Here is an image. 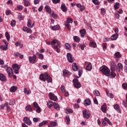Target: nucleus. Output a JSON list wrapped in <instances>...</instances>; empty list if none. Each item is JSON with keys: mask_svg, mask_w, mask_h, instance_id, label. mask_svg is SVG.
<instances>
[{"mask_svg": "<svg viewBox=\"0 0 127 127\" xmlns=\"http://www.w3.org/2000/svg\"><path fill=\"white\" fill-rule=\"evenodd\" d=\"M99 70L102 72V74H104V75L107 77L111 76V70L106 65H102L100 67Z\"/></svg>", "mask_w": 127, "mask_h": 127, "instance_id": "1", "label": "nucleus"}, {"mask_svg": "<svg viewBox=\"0 0 127 127\" xmlns=\"http://www.w3.org/2000/svg\"><path fill=\"white\" fill-rule=\"evenodd\" d=\"M33 109H34V110H35L36 109V113H38V114L41 112V108H40V107H39L38 104L36 102L33 103Z\"/></svg>", "mask_w": 127, "mask_h": 127, "instance_id": "2", "label": "nucleus"}, {"mask_svg": "<svg viewBox=\"0 0 127 127\" xmlns=\"http://www.w3.org/2000/svg\"><path fill=\"white\" fill-rule=\"evenodd\" d=\"M73 21H74V20H73V19H72L71 18H67L66 22L65 24V26H66V27H67V29H68V30H71V27H70V23H73Z\"/></svg>", "mask_w": 127, "mask_h": 127, "instance_id": "3", "label": "nucleus"}, {"mask_svg": "<svg viewBox=\"0 0 127 127\" xmlns=\"http://www.w3.org/2000/svg\"><path fill=\"white\" fill-rule=\"evenodd\" d=\"M6 72L8 74V77L9 78H11L13 75V70L12 68L10 67H7L6 68Z\"/></svg>", "mask_w": 127, "mask_h": 127, "instance_id": "4", "label": "nucleus"}, {"mask_svg": "<svg viewBox=\"0 0 127 127\" xmlns=\"http://www.w3.org/2000/svg\"><path fill=\"white\" fill-rule=\"evenodd\" d=\"M28 59L31 64H35L36 63V55H34L32 57H29Z\"/></svg>", "mask_w": 127, "mask_h": 127, "instance_id": "5", "label": "nucleus"}, {"mask_svg": "<svg viewBox=\"0 0 127 127\" xmlns=\"http://www.w3.org/2000/svg\"><path fill=\"white\" fill-rule=\"evenodd\" d=\"M66 58L67 60V61L69 62V63H73L74 62V60H73V56H72V54L70 53H68L66 54Z\"/></svg>", "mask_w": 127, "mask_h": 127, "instance_id": "6", "label": "nucleus"}, {"mask_svg": "<svg viewBox=\"0 0 127 127\" xmlns=\"http://www.w3.org/2000/svg\"><path fill=\"white\" fill-rule=\"evenodd\" d=\"M49 96L50 100H52V101H54V102L58 100V98H57V96H56V95L52 92L49 93Z\"/></svg>", "mask_w": 127, "mask_h": 127, "instance_id": "7", "label": "nucleus"}, {"mask_svg": "<svg viewBox=\"0 0 127 127\" xmlns=\"http://www.w3.org/2000/svg\"><path fill=\"white\" fill-rule=\"evenodd\" d=\"M12 68L14 70L15 74H18V73H19V71H18V70L20 69V66H19V65L14 64L12 65Z\"/></svg>", "mask_w": 127, "mask_h": 127, "instance_id": "8", "label": "nucleus"}, {"mask_svg": "<svg viewBox=\"0 0 127 127\" xmlns=\"http://www.w3.org/2000/svg\"><path fill=\"white\" fill-rule=\"evenodd\" d=\"M111 66L110 67L111 71H116V69L118 68L117 64L114 62H111Z\"/></svg>", "mask_w": 127, "mask_h": 127, "instance_id": "9", "label": "nucleus"}, {"mask_svg": "<svg viewBox=\"0 0 127 127\" xmlns=\"http://www.w3.org/2000/svg\"><path fill=\"white\" fill-rule=\"evenodd\" d=\"M23 122L25 124H26L28 126H30L31 125V121L27 117H25L23 119Z\"/></svg>", "mask_w": 127, "mask_h": 127, "instance_id": "10", "label": "nucleus"}, {"mask_svg": "<svg viewBox=\"0 0 127 127\" xmlns=\"http://www.w3.org/2000/svg\"><path fill=\"white\" fill-rule=\"evenodd\" d=\"M60 44H61V43H58L57 45H55L53 47L54 49H56V51L58 53H60V48H61Z\"/></svg>", "mask_w": 127, "mask_h": 127, "instance_id": "11", "label": "nucleus"}, {"mask_svg": "<svg viewBox=\"0 0 127 127\" xmlns=\"http://www.w3.org/2000/svg\"><path fill=\"white\" fill-rule=\"evenodd\" d=\"M87 110H84L82 112L83 117L85 119H89L90 118V114L87 113Z\"/></svg>", "mask_w": 127, "mask_h": 127, "instance_id": "12", "label": "nucleus"}, {"mask_svg": "<svg viewBox=\"0 0 127 127\" xmlns=\"http://www.w3.org/2000/svg\"><path fill=\"white\" fill-rule=\"evenodd\" d=\"M44 75L45 78L47 79L48 83H51V82H52V78L48 75L47 72H45Z\"/></svg>", "mask_w": 127, "mask_h": 127, "instance_id": "13", "label": "nucleus"}, {"mask_svg": "<svg viewBox=\"0 0 127 127\" xmlns=\"http://www.w3.org/2000/svg\"><path fill=\"white\" fill-rule=\"evenodd\" d=\"M101 111H102L103 113H104V114L107 113V104L106 103L103 104L101 108Z\"/></svg>", "mask_w": 127, "mask_h": 127, "instance_id": "14", "label": "nucleus"}, {"mask_svg": "<svg viewBox=\"0 0 127 127\" xmlns=\"http://www.w3.org/2000/svg\"><path fill=\"white\" fill-rule=\"evenodd\" d=\"M91 105V100L89 98L85 99L84 101V105L85 106H90Z\"/></svg>", "mask_w": 127, "mask_h": 127, "instance_id": "15", "label": "nucleus"}, {"mask_svg": "<svg viewBox=\"0 0 127 127\" xmlns=\"http://www.w3.org/2000/svg\"><path fill=\"white\" fill-rule=\"evenodd\" d=\"M72 68L73 71H78L79 70V66L75 63L72 64Z\"/></svg>", "mask_w": 127, "mask_h": 127, "instance_id": "16", "label": "nucleus"}, {"mask_svg": "<svg viewBox=\"0 0 127 127\" xmlns=\"http://www.w3.org/2000/svg\"><path fill=\"white\" fill-rule=\"evenodd\" d=\"M50 28H51L52 30H59L60 29V26L59 25L51 26Z\"/></svg>", "mask_w": 127, "mask_h": 127, "instance_id": "17", "label": "nucleus"}, {"mask_svg": "<svg viewBox=\"0 0 127 127\" xmlns=\"http://www.w3.org/2000/svg\"><path fill=\"white\" fill-rule=\"evenodd\" d=\"M114 109L118 112V113H119V114H122V112L121 111V108L118 104H115L114 105Z\"/></svg>", "mask_w": 127, "mask_h": 127, "instance_id": "18", "label": "nucleus"}, {"mask_svg": "<svg viewBox=\"0 0 127 127\" xmlns=\"http://www.w3.org/2000/svg\"><path fill=\"white\" fill-rule=\"evenodd\" d=\"M0 80L2 82H6V78L2 73H0Z\"/></svg>", "mask_w": 127, "mask_h": 127, "instance_id": "19", "label": "nucleus"}, {"mask_svg": "<svg viewBox=\"0 0 127 127\" xmlns=\"http://www.w3.org/2000/svg\"><path fill=\"white\" fill-rule=\"evenodd\" d=\"M22 29L24 31L27 32V33H31L32 32L31 29L27 27H23Z\"/></svg>", "mask_w": 127, "mask_h": 127, "instance_id": "20", "label": "nucleus"}, {"mask_svg": "<svg viewBox=\"0 0 127 127\" xmlns=\"http://www.w3.org/2000/svg\"><path fill=\"white\" fill-rule=\"evenodd\" d=\"M45 8L46 9V11L50 14L53 11L52 10H51V8H50V7L47 5L45 6Z\"/></svg>", "mask_w": 127, "mask_h": 127, "instance_id": "21", "label": "nucleus"}, {"mask_svg": "<svg viewBox=\"0 0 127 127\" xmlns=\"http://www.w3.org/2000/svg\"><path fill=\"white\" fill-rule=\"evenodd\" d=\"M119 37V34H114L111 37V40H117Z\"/></svg>", "mask_w": 127, "mask_h": 127, "instance_id": "22", "label": "nucleus"}, {"mask_svg": "<svg viewBox=\"0 0 127 127\" xmlns=\"http://www.w3.org/2000/svg\"><path fill=\"white\" fill-rule=\"evenodd\" d=\"M79 32L80 33V36H81V37H84L85 35L86 34V29H81L80 30Z\"/></svg>", "mask_w": 127, "mask_h": 127, "instance_id": "23", "label": "nucleus"}, {"mask_svg": "<svg viewBox=\"0 0 127 127\" xmlns=\"http://www.w3.org/2000/svg\"><path fill=\"white\" fill-rule=\"evenodd\" d=\"M115 58L117 59H119V58H121L122 57V55L121 54V53L120 52H117L115 53L114 54Z\"/></svg>", "mask_w": 127, "mask_h": 127, "instance_id": "24", "label": "nucleus"}, {"mask_svg": "<svg viewBox=\"0 0 127 127\" xmlns=\"http://www.w3.org/2000/svg\"><path fill=\"white\" fill-rule=\"evenodd\" d=\"M57 126V122H51L50 125L48 126V127H56Z\"/></svg>", "mask_w": 127, "mask_h": 127, "instance_id": "25", "label": "nucleus"}, {"mask_svg": "<svg viewBox=\"0 0 127 127\" xmlns=\"http://www.w3.org/2000/svg\"><path fill=\"white\" fill-rule=\"evenodd\" d=\"M58 44V43H60V42L58 41V40L56 39H53L51 41V45L54 46L55 44Z\"/></svg>", "mask_w": 127, "mask_h": 127, "instance_id": "26", "label": "nucleus"}, {"mask_svg": "<svg viewBox=\"0 0 127 127\" xmlns=\"http://www.w3.org/2000/svg\"><path fill=\"white\" fill-rule=\"evenodd\" d=\"M61 8L64 12H66V11H67V7H66L65 4H62Z\"/></svg>", "mask_w": 127, "mask_h": 127, "instance_id": "27", "label": "nucleus"}, {"mask_svg": "<svg viewBox=\"0 0 127 127\" xmlns=\"http://www.w3.org/2000/svg\"><path fill=\"white\" fill-rule=\"evenodd\" d=\"M86 70L87 71H91V70H92V64H91V63H89L86 67Z\"/></svg>", "mask_w": 127, "mask_h": 127, "instance_id": "28", "label": "nucleus"}, {"mask_svg": "<svg viewBox=\"0 0 127 127\" xmlns=\"http://www.w3.org/2000/svg\"><path fill=\"white\" fill-rule=\"evenodd\" d=\"M31 20L30 19H29L27 21V25L28 27H30V28H32L33 27V25H32L31 24Z\"/></svg>", "mask_w": 127, "mask_h": 127, "instance_id": "29", "label": "nucleus"}, {"mask_svg": "<svg viewBox=\"0 0 127 127\" xmlns=\"http://www.w3.org/2000/svg\"><path fill=\"white\" fill-rule=\"evenodd\" d=\"M24 5L25 6H30V2L27 0H23Z\"/></svg>", "mask_w": 127, "mask_h": 127, "instance_id": "30", "label": "nucleus"}, {"mask_svg": "<svg viewBox=\"0 0 127 127\" xmlns=\"http://www.w3.org/2000/svg\"><path fill=\"white\" fill-rule=\"evenodd\" d=\"M73 86L76 89H79L81 88V83H80V82H76V83L73 84Z\"/></svg>", "mask_w": 127, "mask_h": 127, "instance_id": "31", "label": "nucleus"}, {"mask_svg": "<svg viewBox=\"0 0 127 127\" xmlns=\"http://www.w3.org/2000/svg\"><path fill=\"white\" fill-rule=\"evenodd\" d=\"M36 55L38 56L39 59L40 60H43L44 59V56L43 54L37 53Z\"/></svg>", "mask_w": 127, "mask_h": 127, "instance_id": "32", "label": "nucleus"}, {"mask_svg": "<svg viewBox=\"0 0 127 127\" xmlns=\"http://www.w3.org/2000/svg\"><path fill=\"white\" fill-rule=\"evenodd\" d=\"M16 90H17V87L13 86L10 88V92L11 93L14 92Z\"/></svg>", "mask_w": 127, "mask_h": 127, "instance_id": "33", "label": "nucleus"}, {"mask_svg": "<svg viewBox=\"0 0 127 127\" xmlns=\"http://www.w3.org/2000/svg\"><path fill=\"white\" fill-rule=\"evenodd\" d=\"M73 39L74 40V41H75V42H77V43L80 42V38L77 36H73Z\"/></svg>", "mask_w": 127, "mask_h": 127, "instance_id": "34", "label": "nucleus"}, {"mask_svg": "<svg viewBox=\"0 0 127 127\" xmlns=\"http://www.w3.org/2000/svg\"><path fill=\"white\" fill-rule=\"evenodd\" d=\"M54 103H53V102L52 101H48L47 102V107L48 108H49V109H50L51 108V107H52V106H53Z\"/></svg>", "mask_w": 127, "mask_h": 127, "instance_id": "35", "label": "nucleus"}, {"mask_svg": "<svg viewBox=\"0 0 127 127\" xmlns=\"http://www.w3.org/2000/svg\"><path fill=\"white\" fill-rule=\"evenodd\" d=\"M114 7L115 10H117V9H118V8H120V3L116 2L114 4Z\"/></svg>", "mask_w": 127, "mask_h": 127, "instance_id": "36", "label": "nucleus"}, {"mask_svg": "<svg viewBox=\"0 0 127 127\" xmlns=\"http://www.w3.org/2000/svg\"><path fill=\"white\" fill-rule=\"evenodd\" d=\"M89 45L90 47H93L94 48H96V47H97V44L94 42H91Z\"/></svg>", "mask_w": 127, "mask_h": 127, "instance_id": "37", "label": "nucleus"}, {"mask_svg": "<svg viewBox=\"0 0 127 127\" xmlns=\"http://www.w3.org/2000/svg\"><path fill=\"white\" fill-rule=\"evenodd\" d=\"M5 36L7 41L9 42V39H10V36L9 35V34L8 33V32H5Z\"/></svg>", "mask_w": 127, "mask_h": 127, "instance_id": "38", "label": "nucleus"}, {"mask_svg": "<svg viewBox=\"0 0 127 127\" xmlns=\"http://www.w3.org/2000/svg\"><path fill=\"white\" fill-rule=\"evenodd\" d=\"M50 14L52 17H53V18H57V17H58V16H57L53 11Z\"/></svg>", "mask_w": 127, "mask_h": 127, "instance_id": "39", "label": "nucleus"}, {"mask_svg": "<svg viewBox=\"0 0 127 127\" xmlns=\"http://www.w3.org/2000/svg\"><path fill=\"white\" fill-rule=\"evenodd\" d=\"M48 122L47 121H44L42 123H40L39 125V127H43V126H44V125H46V124H48Z\"/></svg>", "mask_w": 127, "mask_h": 127, "instance_id": "40", "label": "nucleus"}, {"mask_svg": "<svg viewBox=\"0 0 127 127\" xmlns=\"http://www.w3.org/2000/svg\"><path fill=\"white\" fill-rule=\"evenodd\" d=\"M93 94L97 97H100V92L97 90H95L93 91Z\"/></svg>", "mask_w": 127, "mask_h": 127, "instance_id": "41", "label": "nucleus"}, {"mask_svg": "<svg viewBox=\"0 0 127 127\" xmlns=\"http://www.w3.org/2000/svg\"><path fill=\"white\" fill-rule=\"evenodd\" d=\"M26 110L28 111V112H32V108H31V106L30 105H28L25 107Z\"/></svg>", "mask_w": 127, "mask_h": 127, "instance_id": "42", "label": "nucleus"}, {"mask_svg": "<svg viewBox=\"0 0 127 127\" xmlns=\"http://www.w3.org/2000/svg\"><path fill=\"white\" fill-rule=\"evenodd\" d=\"M40 79L41 81H43V82H45V81H46V79L44 78V75H43V74L42 73L40 75Z\"/></svg>", "mask_w": 127, "mask_h": 127, "instance_id": "43", "label": "nucleus"}, {"mask_svg": "<svg viewBox=\"0 0 127 127\" xmlns=\"http://www.w3.org/2000/svg\"><path fill=\"white\" fill-rule=\"evenodd\" d=\"M14 104H15V100H14V99L10 100L9 102V104L10 106H13V105H14Z\"/></svg>", "mask_w": 127, "mask_h": 127, "instance_id": "44", "label": "nucleus"}, {"mask_svg": "<svg viewBox=\"0 0 127 127\" xmlns=\"http://www.w3.org/2000/svg\"><path fill=\"white\" fill-rule=\"evenodd\" d=\"M104 121H105V122H107V123H108V124H109L110 126H112V122L107 117L104 118Z\"/></svg>", "mask_w": 127, "mask_h": 127, "instance_id": "45", "label": "nucleus"}, {"mask_svg": "<svg viewBox=\"0 0 127 127\" xmlns=\"http://www.w3.org/2000/svg\"><path fill=\"white\" fill-rule=\"evenodd\" d=\"M24 92L26 95H29V94L31 93V91L30 90H27L26 88H24Z\"/></svg>", "mask_w": 127, "mask_h": 127, "instance_id": "46", "label": "nucleus"}, {"mask_svg": "<svg viewBox=\"0 0 127 127\" xmlns=\"http://www.w3.org/2000/svg\"><path fill=\"white\" fill-rule=\"evenodd\" d=\"M65 46L66 49H67V50H70V49H71V46H70V44L65 43Z\"/></svg>", "mask_w": 127, "mask_h": 127, "instance_id": "47", "label": "nucleus"}, {"mask_svg": "<svg viewBox=\"0 0 127 127\" xmlns=\"http://www.w3.org/2000/svg\"><path fill=\"white\" fill-rule=\"evenodd\" d=\"M53 106L54 107V109H56L60 108V106L59 105V104H58L55 102L54 103Z\"/></svg>", "mask_w": 127, "mask_h": 127, "instance_id": "48", "label": "nucleus"}, {"mask_svg": "<svg viewBox=\"0 0 127 127\" xmlns=\"http://www.w3.org/2000/svg\"><path fill=\"white\" fill-rule=\"evenodd\" d=\"M106 94L108 97H109V98H111V99H113L114 98V95L112 93L109 94V92H108V90H106Z\"/></svg>", "mask_w": 127, "mask_h": 127, "instance_id": "49", "label": "nucleus"}, {"mask_svg": "<svg viewBox=\"0 0 127 127\" xmlns=\"http://www.w3.org/2000/svg\"><path fill=\"white\" fill-rule=\"evenodd\" d=\"M15 24H16L15 20H12L10 23L11 26H12V27H14V26H15Z\"/></svg>", "mask_w": 127, "mask_h": 127, "instance_id": "50", "label": "nucleus"}, {"mask_svg": "<svg viewBox=\"0 0 127 127\" xmlns=\"http://www.w3.org/2000/svg\"><path fill=\"white\" fill-rule=\"evenodd\" d=\"M18 17L19 20L20 21L23 20V19H24V17L20 13H19L18 15Z\"/></svg>", "mask_w": 127, "mask_h": 127, "instance_id": "51", "label": "nucleus"}, {"mask_svg": "<svg viewBox=\"0 0 127 127\" xmlns=\"http://www.w3.org/2000/svg\"><path fill=\"white\" fill-rule=\"evenodd\" d=\"M66 114H73V110L71 109H67L66 110Z\"/></svg>", "mask_w": 127, "mask_h": 127, "instance_id": "52", "label": "nucleus"}, {"mask_svg": "<svg viewBox=\"0 0 127 127\" xmlns=\"http://www.w3.org/2000/svg\"><path fill=\"white\" fill-rule=\"evenodd\" d=\"M118 68H119V70H118V71L120 72V70H122V69H123V64H122L121 63L118 64Z\"/></svg>", "mask_w": 127, "mask_h": 127, "instance_id": "53", "label": "nucleus"}, {"mask_svg": "<svg viewBox=\"0 0 127 127\" xmlns=\"http://www.w3.org/2000/svg\"><path fill=\"white\" fill-rule=\"evenodd\" d=\"M110 76H112L113 78H115L116 76H117V74L114 71H112L110 73Z\"/></svg>", "mask_w": 127, "mask_h": 127, "instance_id": "54", "label": "nucleus"}, {"mask_svg": "<svg viewBox=\"0 0 127 127\" xmlns=\"http://www.w3.org/2000/svg\"><path fill=\"white\" fill-rule=\"evenodd\" d=\"M122 87L124 90H127V83H124L122 84Z\"/></svg>", "mask_w": 127, "mask_h": 127, "instance_id": "55", "label": "nucleus"}, {"mask_svg": "<svg viewBox=\"0 0 127 127\" xmlns=\"http://www.w3.org/2000/svg\"><path fill=\"white\" fill-rule=\"evenodd\" d=\"M65 119L67 122V123H66L67 125H69V124L70 123V117H69V116H66L65 117Z\"/></svg>", "mask_w": 127, "mask_h": 127, "instance_id": "56", "label": "nucleus"}, {"mask_svg": "<svg viewBox=\"0 0 127 127\" xmlns=\"http://www.w3.org/2000/svg\"><path fill=\"white\" fill-rule=\"evenodd\" d=\"M17 9L18 10H22L23 9V7L21 5L17 6Z\"/></svg>", "mask_w": 127, "mask_h": 127, "instance_id": "57", "label": "nucleus"}, {"mask_svg": "<svg viewBox=\"0 0 127 127\" xmlns=\"http://www.w3.org/2000/svg\"><path fill=\"white\" fill-rule=\"evenodd\" d=\"M92 2H93V3H94V4H100V2H99V0H92Z\"/></svg>", "mask_w": 127, "mask_h": 127, "instance_id": "58", "label": "nucleus"}, {"mask_svg": "<svg viewBox=\"0 0 127 127\" xmlns=\"http://www.w3.org/2000/svg\"><path fill=\"white\" fill-rule=\"evenodd\" d=\"M0 48V49H2V50H6V49H7V47L5 46H1Z\"/></svg>", "mask_w": 127, "mask_h": 127, "instance_id": "59", "label": "nucleus"}, {"mask_svg": "<svg viewBox=\"0 0 127 127\" xmlns=\"http://www.w3.org/2000/svg\"><path fill=\"white\" fill-rule=\"evenodd\" d=\"M39 120H40V119L38 118H34L33 119V121L34 123H37L39 121Z\"/></svg>", "mask_w": 127, "mask_h": 127, "instance_id": "60", "label": "nucleus"}, {"mask_svg": "<svg viewBox=\"0 0 127 127\" xmlns=\"http://www.w3.org/2000/svg\"><path fill=\"white\" fill-rule=\"evenodd\" d=\"M78 82H79V79H78L77 78H75V79H73V80H72V83H73V85H74V84L78 83Z\"/></svg>", "mask_w": 127, "mask_h": 127, "instance_id": "61", "label": "nucleus"}, {"mask_svg": "<svg viewBox=\"0 0 127 127\" xmlns=\"http://www.w3.org/2000/svg\"><path fill=\"white\" fill-rule=\"evenodd\" d=\"M61 91L62 93H64L65 92V87L64 86L61 87Z\"/></svg>", "mask_w": 127, "mask_h": 127, "instance_id": "62", "label": "nucleus"}, {"mask_svg": "<svg viewBox=\"0 0 127 127\" xmlns=\"http://www.w3.org/2000/svg\"><path fill=\"white\" fill-rule=\"evenodd\" d=\"M68 72V70H66V69H64V71H63V75L64 76H66L67 75V73Z\"/></svg>", "mask_w": 127, "mask_h": 127, "instance_id": "63", "label": "nucleus"}, {"mask_svg": "<svg viewBox=\"0 0 127 127\" xmlns=\"http://www.w3.org/2000/svg\"><path fill=\"white\" fill-rule=\"evenodd\" d=\"M13 55L15 57H18V56H19V55H20V54L18 52L14 53Z\"/></svg>", "mask_w": 127, "mask_h": 127, "instance_id": "64", "label": "nucleus"}]
</instances>
